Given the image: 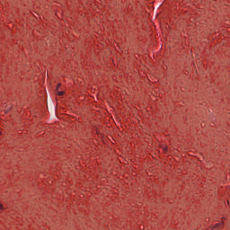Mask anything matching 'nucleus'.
<instances>
[{"mask_svg":"<svg viewBox=\"0 0 230 230\" xmlns=\"http://www.w3.org/2000/svg\"><path fill=\"white\" fill-rule=\"evenodd\" d=\"M58 96H63L64 95V92H58Z\"/></svg>","mask_w":230,"mask_h":230,"instance_id":"nucleus-1","label":"nucleus"},{"mask_svg":"<svg viewBox=\"0 0 230 230\" xmlns=\"http://www.w3.org/2000/svg\"><path fill=\"white\" fill-rule=\"evenodd\" d=\"M222 226V224H220V223H217V225H216V227H221Z\"/></svg>","mask_w":230,"mask_h":230,"instance_id":"nucleus-2","label":"nucleus"},{"mask_svg":"<svg viewBox=\"0 0 230 230\" xmlns=\"http://www.w3.org/2000/svg\"><path fill=\"white\" fill-rule=\"evenodd\" d=\"M60 87V84H58L57 86V91H58V88Z\"/></svg>","mask_w":230,"mask_h":230,"instance_id":"nucleus-3","label":"nucleus"},{"mask_svg":"<svg viewBox=\"0 0 230 230\" xmlns=\"http://www.w3.org/2000/svg\"><path fill=\"white\" fill-rule=\"evenodd\" d=\"M0 209H3V204H0Z\"/></svg>","mask_w":230,"mask_h":230,"instance_id":"nucleus-4","label":"nucleus"}]
</instances>
